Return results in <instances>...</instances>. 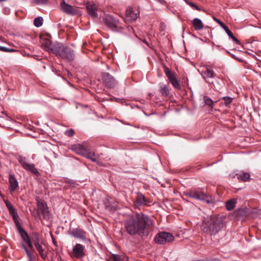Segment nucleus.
Returning a JSON list of instances; mask_svg holds the SVG:
<instances>
[{
    "label": "nucleus",
    "mask_w": 261,
    "mask_h": 261,
    "mask_svg": "<svg viewBox=\"0 0 261 261\" xmlns=\"http://www.w3.org/2000/svg\"><path fill=\"white\" fill-rule=\"evenodd\" d=\"M153 225L152 220L142 213L132 215L124 222L126 231L131 236L147 237Z\"/></svg>",
    "instance_id": "obj_1"
},
{
    "label": "nucleus",
    "mask_w": 261,
    "mask_h": 261,
    "mask_svg": "<svg viewBox=\"0 0 261 261\" xmlns=\"http://www.w3.org/2000/svg\"><path fill=\"white\" fill-rule=\"evenodd\" d=\"M226 217L223 215L212 216L203 220L201 228L203 232L214 235L225 225Z\"/></svg>",
    "instance_id": "obj_2"
},
{
    "label": "nucleus",
    "mask_w": 261,
    "mask_h": 261,
    "mask_svg": "<svg viewBox=\"0 0 261 261\" xmlns=\"http://www.w3.org/2000/svg\"><path fill=\"white\" fill-rule=\"evenodd\" d=\"M52 50L54 51V54L59 56L64 60L70 62L74 59V50L70 47L64 45L62 43H58Z\"/></svg>",
    "instance_id": "obj_3"
},
{
    "label": "nucleus",
    "mask_w": 261,
    "mask_h": 261,
    "mask_svg": "<svg viewBox=\"0 0 261 261\" xmlns=\"http://www.w3.org/2000/svg\"><path fill=\"white\" fill-rule=\"evenodd\" d=\"M102 20L105 24L112 31H118L124 29L121 26L119 20L111 14L104 15Z\"/></svg>",
    "instance_id": "obj_4"
},
{
    "label": "nucleus",
    "mask_w": 261,
    "mask_h": 261,
    "mask_svg": "<svg viewBox=\"0 0 261 261\" xmlns=\"http://www.w3.org/2000/svg\"><path fill=\"white\" fill-rule=\"evenodd\" d=\"M37 215L40 217L41 214L43 219L48 220L50 218V214L46 203L42 200H37Z\"/></svg>",
    "instance_id": "obj_5"
},
{
    "label": "nucleus",
    "mask_w": 261,
    "mask_h": 261,
    "mask_svg": "<svg viewBox=\"0 0 261 261\" xmlns=\"http://www.w3.org/2000/svg\"><path fill=\"white\" fill-rule=\"evenodd\" d=\"M174 239V237L171 233L162 231L157 233L154 238V241L156 243L164 244L166 243L172 242Z\"/></svg>",
    "instance_id": "obj_6"
},
{
    "label": "nucleus",
    "mask_w": 261,
    "mask_h": 261,
    "mask_svg": "<svg viewBox=\"0 0 261 261\" xmlns=\"http://www.w3.org/2000/svg\"><path fill=\"white\" fill-rule=\"evenodd\" d=\"M185 195L196 199L205 201L207 203H212L213 201L211 196L201 191H190L185 193Z\"/></svg>",
    "instance_id": "obj_7"
},
{
    "label": "nucleus",
    "mask_w": 261,
    "mask_h": 261,
    "mask_svg": "<svg viewBox=\"0 0 261 261\" xmlns=\"http://www.w3.org/2000/svg\"><path fill=\"white\" fill-rule=\"evenodd\" d=\"M18 161L21 165L22 167L26 170L31 172L32 173L36 175H39L40 173L35 167V165L33 164H30L28 162L27 159L25 157L22 156H19L18 158Z\"/></svg>",
    "instance_id": "obj_8"
},
{
    "label": "nucleus",
    "mask_w": 261,
    "mask_h": 261,
    "mask_svg": "<svg viewBox=\"0 0 261 261\" xmlns=\"http://www.w3.org/2000/svg\"><path fill=\"white\" fill-rule=\"evenodd\" d=\"M164 72L173 87L175 89H180L181 86L179 81L176 78L175 73L167 67L164 68Z\"/></svg>",
    "instance_id": "obj_9"
},
{
    "label": "nucleus",
    "mask_w": 261,
    "mask_h": 261,
    "mask_svg": "<svg viewBox=\"0 0 261 261\" xmlns=\"http://www.w3.org/2000/svg\"><path fill=\"white\" fill-rule=\"evenodd\" d=\"M101 77L103 84L108 88H114L117 85V81L108 72H102Z\"/></svg>",
    "instance_id": "obj_10"
},
{
    "label": "nucleus",
    "mask_w": 261,
    "mask_h": 261,
    "mask_svg": "<svg viewBox=\"0 0 261 261\" xmlns=\"http://www.w3.org/2000/svg\"><path fill=\"white\" fill-rule=\"evenodd\" d=\"M151 202L150 200L146 198L144 194L141 192L136 193V197L134 202V205L136 207L142 206H147Z\"/></svg>",
    "instance_id": "obj_11"
},
{
    "label": "nucleus",
    "mask_w": 261,
    "mask_h": 261,
    "mask_svg": "<svg viewBox=\"0 0 261 261\" xmlns=\"http://www.w3.org/2000/svg\"><path fill=\"white\" fill-rule=\"evenodd\" d=\"M72 253L73 254V256L76 258H83L86 255L84 246L81 244H75V245L73 247Z\"/></svg>",
    "instance_id": "obj_12"
},
{
    "label": "nucleus",
    "mask_w": 261,
    "mask_h": 261,
    "mask_svg": "<svg viewBox=\"0 0 261 261\" xmlns=\"http://www.w3.org/2000/svg\"><path fill=\"white\" fill-rule=\"evenodd\" d=\"M58 43L53 44L50 39L45 38L42 39L41 47L44 50L48 51L49 54H54V51L52 49H54Z\"/></svg>",
    "instance_id": "obj_13"
},
{
    "label": "nucleus",
    "mask_w": 261,
    "mask_h": 261,
    "mask_svg": "<svg viewBox=\"0 0 261 261\" xmlns=\"http://www.w3.org/2000/svg\"><path fill=\"white\" fill-rule=\"evenodd\" d=\"M61 8L62 11L68 14L74 15L77 13L76 9L74 8L72 6L67 4L64 0L61 3Z\"/></svg>",
    "instance_id": "obj_14"
},
{
    "label": "nucleus",
    "mask_w": 261,
    "mask_h": 261,
    "mask_svg": "<svg viewBox=\"0 0 261 261\" xmlns=\"http://www.w3.org/2000/svg\"><path fill=\"white\" fill-rule=\"evenodd\" d=\"M139 16V13L135 12L132 8H128L125 12V21H134L137 19Z\"/></svg>",
    "instance_id": "obj_15"
},
{
    "label": "nucleus",
    "mask_w": 261,
    "mask_h": 261,
    "mask_svg": "<svg viewBox=\"0 0 261 261\" xmlns=\"http://www.w3.org/2000/svg\"><path fill=\"white\" fill-rule=\"evenodd\" d=\"M9 190L11 193L14 192L18 187V183L14 175L9 176Z\"/></svg>",
    "instance_id": "obj_16"
},
{
    "label": "nucleus",
    "mask_w": 261,
    "mask_h": 261,
    "mask_svg": "<svg viewBox=\"0 0 261 261\" xmlns=\"http://www.w3.org/2000/svg\"><path fill=\"white\" fill-rule=\"evenodd\" d=\"M70 234L74 238L81 239H85L86 238V232L83 229L80 228L73 229Z\"/></svg>",
    "instance_id": "obj_17"
},
{
    "label": "nucleus",
    "mask_w": 261,
    "mask_h": 261,
    "mask_svg": "<svg viewBox=\"0 0 261 261\" xmlns=\"http://www.w3.org/2000/svg\"><path fill=\"white\" fill-rule=\"evenodd\" d=\"M234 177H236L239 180L243 181H248L250 179V174L249 172L240 171L239 173H237Z\"/></svg>",
    "instance_id": "obj_18"
},
{
    "label": "nucleus",
    "mask_w": 261,
    "mask_h": 261,
    "mask_svg": "<svg viewBox=\"0 0 261 261\" xmlns=\"http://www.w3.org/2000/svg\"><path fill=\"white\" fill-rule=\"evenodd\" d=\"M32 240L35 246L40 244H44L43 238L41 237L40 233L36 231L32 232Z\"/></svg>",
    "instance_id": "obj_19"
},
{
    "label": "nucleus",
    "mask_w": 261,
    "mask_h": 261,
    "mask_svg": "<svg viewBox=\"0 0 261 261\" xmlns=\"http://www.w3.org/2000/svg\"><path fill=\"white\" fill-rule=\"evenodd\" d=\"M87 10L88 14L93 18H97V9L95 4L88 5L87 6Z\"/></svg>",
    "instance_id": "obj_20"
},
{
    "label": "nucleus",
    "mask_w": 261,
    "mask_h": 261,
    "mask_svg": "<svg viewBox=\"0 0 261 261\" xmlns=\"http://www.w3.org/2000/svg\"><path fill=\"white\" fill-rule=\"evenodd\" d=\"M71 149L76 153L83 156L86 149L81 144H77L72 145Z\"/></svg>",
    "instance_id": "obj_21"
},
{
    "label": "nucleus",
    "mask_w": 261,
    "mask_h": 261,
    "mask_svg": "<svg viewBox=\"0 0 261 261\" xmlns=\"http://www.w3.org/2000/svg\"><path fill=\"white\" fill-rule=\"evenodd\" d=\"M192 24L195 30H201L204 27L202 21L197 18H195L193 20Z\"/></svg>",
    "instance_id": "obj_22"
},
{
    "label": "nucleus",
    "mask_w": 261,
    "mask_h": 261,
    "mask_svg": "<svg viewBox=\"0 0 261 261\" xmlns=\"http://www.w3.org/2000/svg\"><path fill=\"white\" fill-rule=\"evenodd\" d=\"M202 75L205 79L212 78L214 76V72L212 68L208 66L206 67L205 71L203 72Z\"/></svg>",
    "instance_id": "obj_23"
},
{
    "label": "nucleus",
    "mask_w": 261,
    "mask_h": 261,
    "mask_svg": "<svg viewBox=\"0 0 261 261\" xmlns=\"http://www.w3.org/2000/svg\"><path fill=\"white\" fill-rule=\"evenodd\" d=\"M43 244H40L39 245H35V247L39 252L40 255L43 259H46L47 257V253L44 252V250L43 248L42 245Z\"/></svg>",
    "instance_id": "obj_24"
},
{
    "label": "nucleus",
    "mask_w": 261,
    "mask_h": 261,
    "mask_svg": "<svg viewBox=\"0 0 261 261\" xmlns=\"http://www.w3.org/2000/svg\"><path fill=\"white\" fill-rule=\"evenodd\" d=\"M10 214L12 217L13 220L15 223L16 228L21 226V224L19 221V216L17 212L15 210V211L10 213Z\"/></svg>",
    "instance_id": "obj_25"
},
{
    "label": "nucleus",
    "mask_w": 261,
    "mask_h": 261,
    "mask_svg": "<svg viewBox=\"0 0 261 261\" xmlns=\"http://www.w3.org/2000/svg\"><path fill=\"white\" fill-rule=\"evenodd\" d=\"M84 156L90 159L93 162H96L97 159L95 158V154L94 152L90 151L86 149Z\"/></svg>",
    "instance_id": "obj_26"
},
{
    "label": "nucleus",
    "mask_w": 261,
    "mask_h": 261,
    "mask_svg": "<svg viewBox=\"0 0 261 261\" xmlns=\"http://www.w3.org/2000/svg\"><path fill=\"white\" fill-rule=\"evenodd\" d=\"M160 92L164 96H168L169 95L170 91L167 86L162 84L160 85Z\"/></svg>",
    "instance_id": "obj_27"
},
{
    "label": "nucleus",
    "mask_w": 261,
    "mask_h": 261,
    "mask_svg": "<svg viewBox=\"0 0 261 261\" xmlns=\"http://www.w3.org/2000/svg\"><path fill=\"white\" fill-rule=\"evenodd\" d=\"M229 40H231L232 42L234 45H241L240 40L238 39V37L235 36L229 30Z\"/></svg>",
    "instance_id": "obj_28"
},
{
    "label": "nucleus",
    "mask_w": 261,
    "mask_h": 261,
    "mask_svg": "<svg viewBox=\"0 0 261 261\" xmlns=\"http://www.w3.org/2000/svg\"><path fill=\"white\" fill-rule=\"evenodd\" d=\"M214 19L225 30L226 34L228 35V28L220 20L215 17L214 18Z\"/></svg>",
    "instance_id": "obj_29"
},
{
    "label": "nucleus",
    "mask_w": 261,
    "mask_h": 261,
    "mask_svg": "<svg viewBox=\"0 0 261 261\" xmlns=\"http://www.w3.org/2000/svg\"><path fill=\"white\" fill-rule=\"evenodd\" d=\"M43 24V18L41 17L35 18L34 20V24L36 27H40Z\"/></svg>",
    "instance_id": "obj_30"
},
{
    "label": "nucleus",
    "mask_w": 261,
    "mask_h": 261,
    "mask_svg": "<svg viewBox=\"0 0 261 261\" xmlns=\"http://www.w3.org/2000/svg\"><path fill=\"white\" fill-rule=\"evenodd\" d=\"M23 241L31 249H33V244L29 236L22 239Z\"/></svg>",
    "instance_id": "obj_31"
},
{
    "label": "nucleus",
    "mask_w": 261,
    "mask_h": 261,
    "mask_svg": "<svg viewBox=\"0 0 261 261\" xmlns=\"http://www.w3.org/2000/svg\"><path fill=\"white\" fill-rule=\"evenodd\" d=\"M17 229L22 239L29 236L28 233L22 228V227L21 226L17 227Z\"/></svg>",
    "instance_id": "obj_32"
},
{
    "label": "nucleus",
    "mask_w": 261,
    "mask_h": 261,
    "mask_svg": "<svg viewBox=\"0 0 261 261\" xmlns=\"http://www.w3.org/2000/svg\"><path fill=\"white\" fill-rule=\"evenodd\" d=\"M105 207L107 210L110 212H114L116 210V206L111 204L109 201H107L105 203Z\"/></svg>",
    "instance_id": "obj_33"
},
{
    "label": "nucleus",
    "mask_w": 261,
    "mask_h": 261,
    "mask_svg": "<svg viewBox=\"0 0 261 261\" xmlns=\"http://www.w3.org/2000/svg\"><path fill=\"white\" fill-rule=\"evenodd\" d=\"M111 258L113 261H124L123 258L119 254H113Z\"/></svg>",
    "instance_id": "obj_34"
},
{
    "label": "nucleus",
    "mask_w": 261,
    "mask_h": 261,
    "mask_svg": "<svg viewBox=\"0 0 261 261\" xmlns=\"http://www.w3.org/2000/svg\"><path fill=\"white\" fill-rule=\"evenodd\" d=\"M5 202L7 208L9 210V213H12V212L16 210L9 201L6 200L5 201Z\"/></svg>",
    "instance_id": "obj_35"
},
{
    "label": "nucleus",
    "mask_w": 261,
    "mask_h": 261,
    "mask_svg": "<svg viewBox=\"0 0 261 261\" xmlns=\"http://www.w3.org/2000/svg\"><path fill=\"white\" fill-rule=\"evenodd\" d=\"M237 203V199L233 198L229 200V211L233 210Z\"/></svg>",
    "instance_id": "obj_36"
},
{
    "label": "nucleus",
    "mask_w": 261,
    "mask_h": 261,
    "mask_svg": "<svg viewBox=\"0 0 261 261\" xmlns=\"http://www.w3.org/2000/svg\"><path fill=\"white\" fill-rule=\"evenodd\" d=\"M65 135L69 137H71L74 136L75 134V132L74 129L70 128L66 130L65 133Z\"/></svg>",
    "instance_id": "obj_37"
},
{
    "label": "nucleus",
    "mask_w": 261,
    "mask_h": 261,
    "mask_svg": "<svg viewBox=\"0 0 261 261\" xmlns=\"http://www.w3.org/2000/svg\"><path fill=\"white\" fill-rule=\"evenodd\" d=\"M0 51H2L4 52H14L15 51V50L13 48H10L4 46H0Z\"/></svg>",
    "instance_id": "obj_38"
},
{
    "label": "nucleus",
    "mask_w": 261,
    "mask_h": 261,
    "mask_svg": "<svg viewBox=\"0 0 261 261\" xmlns=\"http://www.w3.org/2000/svg\"><path fill=\"white\" fill-rule=\"evenodd\" d=\"M23 248L24 250H25L28 256L30 258H32V253L31 251L29 250L28 248L27 247V245L25 244H23Z\"/></svg>",
    "instance_id": "obj_39"
},
{
    "label": "nucleus",
    "mask_w": 261,
    "mask_h": 261,
    "mask_svg": "<svg viewBox=\"0 0 261 261\" xmlns=\"http://www.w3.org/2000/svg\"><path fill=\"white\" fill-rule=\"evenodd\" d=\"M204 100H205V104L207 105H208L210 106H211L213 103V100L211 98H209L208 97H205Z\"/></svg>",
    "instance_id": "obj_40"
},
{
    "label": "nucleus",
    "mask_w": 261,
    "mask_h": 261,
    "mask_svg": "<svg viewBox=\"0 0 261 261\" xmlns=\"http://www.w3.org/2000/svg\"><path fill=\"white\" fill-rule=\"evenodd\" d=\"M190 7H191L193 8H194L195 9L199 11L200 9L199 8L198 6L195 5V4L192 3V2H188V4Z\"/></svg>",
    "instance_id": "obj_41"
},
{
    "label": "nucleus",
    "mask_w": 261,
    "mask_h": 261,
    "mask_svg": "<svg viewBox=\"0 0 261 261\" xmlns=\"http://www.w3.org/2000/svg\"><path fill=\"white\" fill-rule=\"evenodd\" d=\"M35 2L37 4H45L47 3V0H35Z\"/></svg>",
    "instance_id": "obj_42"
},
{
    "label": "nucleus",
    "mask_w": 261,
    "mask_h": 261,
    "mask_svg": "<svg viewBox=\"0 0 261 261\" xmlns=\"http://www.w3.org/2000/svg\"><path fill=\"white\" fill-rule=\"evenodd\" d=\"M51 239H52V241H53V243L54 245L57 247L58 246L57 242L56 241V240L53 236H51Z\"/></svg>",
    "instance_id": "obj_43"
},
{
    "label": "nucleus",
    "mask_w": 261,
    "mask_h": 261,
    "mask_svg": "<svg viewBox=\"0 0 261 261\" xmlns=\"http://www.w3.org/2000/svg\"><path fill=\"white\" fill-rule=\"evenodd\" d=\"M156 1L162 5H166L167 3L165 0H156Z\"/></svg>",
    "instance_id": "obj_44"
},
{
    "label": "nucleus",
    "mask_w": 261,
    "mask_h": 261,
    "mask_svg": "<svg viewBox=\"0 0 261 261\" xmlns=\"http://www.w3.org/2000/svg\"><path fill=\"white\" fill-rule=\"evenodd\" d=\"M225 203L226 209L227 210H228V200L226 201Z\"/></svg>",
    "instance_id": "obj_45"
},
{
    "label": "nucleus",
    "mask_w": 261,
    "mask_h": 261,
    "mask_svg": "<svg viewBox=\"0 0 261 261\" xmlns=\"http://www.w3.org/2000/svg\"><path fill=\"white\" fill-rule=\"evenodd\" d=\"M224 98L225 99V105H228V101H227V100H228V97H225Z\"/></svg>",
    "instance_id": "obj_46"
},
{
    "label": "nucleus",
    "mask_w": 261,
    "mask_h": 261,
    "mask_svg": "<svg viewBox=\"0 0 261 261\" xmlns=\"http://www.w3.org/2000/svg\"><path fill=\"white\" fill-rule=\"evenodd\" d=\"M32 214L33 216H34V217L36 218L37 216H38L37 215V213L36 214L35 213V211H33L32 212Z\"/></svg>",
    "instance_id": "obj_47"
},
{
    "label": "nucleus",
    "mask_w": 261,
    "mask_h": 261,
    "mask_svg": "<svg viewBox=\"0 0 261 261\" xmlns=\"http://www.w3.org/2000/svg\"><path fill=\"white\" fill-rule=\"evenodd\" d=\"M209 261H220V260L218 258H212V259H209Z\"/></svg>",
    "instance_id": "obj_48"
},
{
    "label": "nucleus",
    "mask_w": 261,
    "mask_h": 261,
    "mask_svg": "<svg viewBox=\"0 0 261 261\" xmlns=\"http://www.w3.org/2000/svg\"><path fill=\"white\" fill-rule=\"evenodd\" d=\"M66 182H68L71 185L73 184V183H74V182L72 180H66Z\"/></svg>",
    "instance_id": "obj_49"
},
{
    "label": "nucleus",
    "mask_w": 261,
    "mask_h": 261,
    "mask_svg": "<svg viewBox=\"0 0 261 261\" xmlns=\"http://www.w3.org/2000/svg\"><path fill=\"white\" fill-rule=\"evenodd\" d=\"M187 4H188V2H190L188 0H184Z\"/></svg>",
    "instance_id": "obj_50"
},
{
    "label": "nucleus",
    "mask_w": 261,
    "mask_h": 261,
    "mask_svg": "<svg viewBox=\"0 0 261 261\" xmlns=\"http://www.w3.org/2000/svg\"><path fill=\"white\" fill-rule=\"evenodd\" d=\"M229 55H231L232 57H234V55L231 54L230 53H229Z\"/></svg>",
    "instance_id": "obj_51"
},
{
    "label": "nucleus",
    "mask_w": 261,
    "mask_h": 261,
    "mask_svg": "<svg viewBox=\"0 0 261 261\" xmlns=\"http://www.w3.org/2000/svg\"><path fill=\"white\" fill-rule=\"evenodd\" d=\"M240 210H239L238 211V212H235V213H236V216H237V215H238V213L239 212H240Z\"/></svg>",
    "instance_id": "obj_52"
},
{
    "label": "nucleus",
    "mask_w": 261,
    "mask_h": 261,
    "mask_svg": "<svg viewBox=\"0 0 261 261\" xmlns=\"http://www.w3.org/2000/svg\"><path fill=\"white\" fill-rule=\"evenodd\" d=\"M7 0H0V2H5V1H7Z\"/></svg>",
    "instance_id": "obj_53"
},
{
    "label": "nucleus",
    "mask_w": 261,
    "mask_h": 261,
    "mask_svg": "<svg viewBox=\"0 0 261 261\" xmlns=\"http://www.w3.org/2000/svg\"><path fill=\"white\" fill-rule=\"evenodd\" d=\"M229 103H230V102H231V98L229 97Z\"/></svg>",
    "instance_id": "obj_54"
}]
</instances>
